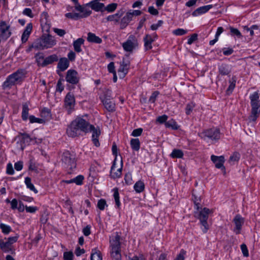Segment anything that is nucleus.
I'll use <instances>...</instances> for the list:
<instances>
[{
    "mask_svg": "<svg viewBox=\"0 0 260 260\" xmlns=\"http://www.w3.org/2000/svg\"><path fill=\"white\" fill-rule=\"evenodd\" d=\"M58 60V57L56 54L51 55L45 58L43 60V67H45L48 64H51Z\"/></svg>",
    "mask_w": 260,
    "mask_h": 260,
    "instance_id": "obj_25",
    "label": "nucleus"
},
{
    "mask_svg": "<svg viewBox=\"0 0 260 260\" xmlns=\"http://www.w3.org/2000/svg\"><path fill=\"white\" fill-rule=\"evenodd\" d=\"M87 40L89 42L100 44L102 42V40L99 37L92 32H88L87 34Z\"/></svg>",
    "mask_w": 260,
    "mask_h": 260,
    "instance_id": "obj_23",
    "label": "nucleus"
},
{
    "mask_svg": "<svg viewBox=\"0 0 260 260\" xmlns=\"http://www.w3.org/2000/svg\"><path fill=\"white\" fill-rule=\"evenodd\" d=\"M75 105V96L71 92L67 93L64 100V107L68 114H71L74 110Z\"/></svg>",
    "mask_w": 260,
    "mask_h": 260,
    "instance_id": "obj_7",
    "label": "nucleus"
},
{
    "mask_svg": "<svg viewBox=\"0 0 260 260\" xmlns=\"http://www.w3.org/2000/svg\"><path fill=\"white\" fill-rule=\"evenodd\" d=\"M144 48L145 50H149L152 48V43L154 41V39L151 35L147 34L144 38Z\"/></svg>",
    "mask_w": 260,
    "mask_h": 260,
    "instance_id": "obj_18",
    "label": "nucleus"
},
{
    "mask_svg": "<svg viewBox=\"0 0 260 260\" xmlns=\"http://www.w3.org/2000/svg\"><path fill=\"white\" fill-rule=\"evenodd\" d=\"M91 14V11L89 9L87 8L86 7L84 6L83 8V11L80 14L81 18H86L89 16Z\"/></svg>",
    "mask_w": 260,
    "mask_h": 260,
    "instance_id": "obj_46",
    "label": "nucleus"
},
{
    "mask_svg": "<svg viewBox=\"0 0 260 260\" xmlns=\"http://www.w3.org/2000/svg\"><path fill=\"white\" fill-rule=\"evenodd\" d=\"M29 119L30 122L31 123H43L45 122L44 120L43 119L36 118L33 115H31L29 117Z\"/></svg>",
    "mask_w": 260,
    "mask_h": 260,
    "instance_id": "obj_50",
    "label": "nucleus"
},
{
    "mask_svg": "<svg viewBox=\"0 0 260 260\" xmlns=\"http://www.w3.org/2000/svg\"><path fill=\"white\" fill-rule=\"evenodd\" d=\"M80 77L77 72L74 70H69L67 71L66 80L67 82L72 84H76L79 81Z\"/></svg>",
    "mask_w": 260,
    "mask_h": 260,
    "instance_id": "obj_9",
    "label": "nucleus"
},
{
    "mask_svg": "<svg viewBox=\"0 0 260 260\" xmlns=\"http://www.w3.org/2000/svg\"><path fill=\"white\" fill-rule=\"evenodd\" d=\"M164 22L162 20H159L156 24H153L151 25L150 28L152 30H156L159 27L161 26Z\"/></svg>",
    "mask_w": 260,
    "mask_h": 260,
    "instance_id": "obj_60",
    "label": "nucleus"
},
{
    "mask_svg": "<svg viewBox=\"0 0 260 260\" xmlns=\"http://www.w3.org/2000/svg\"><path fill=\"white\" fill-rule=\"evenodd\" d=\"M138 46L137 38L134 35H130L126 42L122 44L123 49L127 52H132Z\"/></svg>",
    "mask_w": 260,
    "mask_h": 260,
    "instance_id": "obj_8",
    "label": "nucleus"
},
{
    "mask_svg": "<svg viewBox=\"0 0 260 260\" xmlns=\"http://www.w3.org/2000/svg\"><path fill=\"white\" fill-rule=\"evenodd\" d=\"M69 66V61L66 57L60 58L58 64L57 68L60 70V71H65Z\"/></svg>",
    "mask_w": 260,
    "mask_h": 260,
    "instance_id": "obj_21",
    "label": "nucleus"
},
{
    "mask_svg": "<svg viewBox=\"0 0 260 260\" xmlns=\"http://www.w3.org/2000/svg\"><path fill=\"white\" fill-rule=\"evenodd\" d=\"M41 116L46 118L51 117L50 110L47 108H44L41 111Z\"/></svg>",
    "mask_w": 260,
    "mask_h": 260,
    "instance_id": "obj_49",
    "label": "nucleus"
},
{
    "mask_svg": "<svg viewBox=\"0 0 260 260\" xmlns=\"http://www.w3.org/2000/svg\"><path fill=\"white\" fill-rule=\"evenodd\" d=\"M168 118V117L166 115L158 116L156 119V122L161 124L164 123H165V122H167Z\"/></svg>",
    "mask_w": 260,
    "mask_h": 260,
    "instance_id": "obj_53",
    "label": "nucleus"
},
{
    "mask_svg": "<svg viewBox=\"0 0 260 260\" xmlns=\"http://www.w3.org/2000/svg\"><path fill=\"white\" fill-rule=\"evenodd\" d=\"M211 159L215 164L216 168L225 171V167L223 166L225 160L223 156H217L212 155L211 156Z\"/></svg>",
    "mask_w": 260,
    "mask_h": 260,
    "instance_id": "obj_12",
    "label": "nucleus"
},
{
    "mask_svg": "<svg viewBox=\"0 0 260 260\" xmlns=\"http://www.w3.org/2000/svg\"><path fill=\"white\" fill-rule=\"evenodd\" d=\"M73 254L72 252H65L63 254L64 260H73Z\"/></svg>",
    "mask_w": 260,
    "mask_h": 260,
    "instance_id": "obj_62",
    "label": "nucleus"
},
{
    "mask_svg": "<svg viewBox=\"0 0 260 260\" xmlns=\"http://www.w3.org/2000/svg\"><path fill=\"white\" fill-rule=\"evenodd\" d=\"M249 98L250 100V104L260 102L259 101V94L257 91L254 92L253 94H251Z\"/></svg>",
    "mask_w": 260,
    "mask_h": 260,
    "instance_id": "obj_41",
    "label": "nucleus"
},
{
    "mask_svg": "<svg viewBox=\"0 0 260 260\" xmlns=\"http://www.w3.org/2000/svg\"><path fill=\"white\" fill-rule=\"evenodd\" d=\"M122 169V162H121V166L119 168L116 169L114 172H111V176L113 178H119L121 176V171Z\"/></svg>",
    "mask_w": 260,
    "mask_h": 260,
    "instance_id": "obj_37",
    "label": "nucleus"
},
{
    "mask_svg": "<svg viewBox=\"0 0 260 260\" xmlns=\"http://www.w3.org/2000/svg\"><path fill=\"white\" fill-rule=\"evenodd\" d=\"M251 106L252 109L250 119L251 120L255 121L257 119L259 113H260V102L251 103Z\"/></svg>",
    "mask_w": 260,
    "mask_h": 260,
    "instance_id": "obj_11",
    "label": "nucleus"
},
{
    "mask_svg": "<svg viewBox=\"0 0 260 260\" xmlns=\"http://www.w3.org/2000/svg\"><path fill=\"white\" fill-rule=\"evenodd\" d=\"M134 188L137 192L140 193L144 190L145 184L143 181L139 180L135 184Z\"/></svg>",
    "mask_w": 260,
    "mask_h": 260,
    "instance_id": "obj_30",
    "label": "nucleus"
},
{
    "mask_svg": "<svg viewBox=\"0 0 260 260\" xmlns=\"http://www.w3.org/2000/svg\"><path fill=\"white\" fill-rule=\"evenodd\" d=\"M158 94H159L158 91H155L153 92L152 93L150 97L149 98V102L151 103H154L156 100V97L158 96Z\"/></svg>",
    "mask_w": 260,
    "mask_h": 260,
    "instance_id": "obj_55",
    "label": "nucleus"
},
{
    "mask_svg": "<svg viewBox=\"0 0 260 260\" xmlns=\"http://www.w3.org/2000/svg\"><path fill=\"white\" fill-rule=\"evenodd\" d=\"M199 137L205 140L206 138L212 140H218L220 138V133L219 129L212 128L203 131L198 134Z\"/></svg>",
    "mask_w": 260,
    "mask_h": 260,
    "instance_id": "obj_4",
    "label": "nucleus"
},
{
    "mask_svg": "<svg viewBox=\"0 0 260 260\" xmlns=\"http://www.w3.org/2000/svg\"><path fill=\"white\" fill-rule=\"evenodd\" d=\"M112 91L109 89H105L103 92V96L101 97L102 99H112L111 96Z\"/></svg>",
    "mask_w": 260,
    "mask_h": 260,
    "instance_id": "obj_51",
    "label": "nucleus"
},
{
    "mask_svg": "<svg viewBox=\"0 0 260 260\" xmlns=\"http://www.w3.org/2000/svg\"><path fill=\"white\" fill-rule=\"evenodd\" d=\"M120 248H111V257L115 260H120L121 259V253Z\"/></svg>",
    "mask_w": 260,
    "mask_h": 260,
    "instance_id": "obj_28",
    "label": "nucleus"
},
{
    "mask_svg": "<svg viewBox=\"0 0 260 260\" xmlns=\"http://www.w3.org/2000/svg\"><path fill=\"white\" fill-rule=\"evenodd\" d=\"M25 183L26 185L27 188L29 189L30 190L33 191L35 193H37L38 190L36 189L34 185L31 182V178L27 177L25 178Z\"/></svg>",
    "mask_w": 260,
    "mask_h": 260,
    "instance_id": "obj_34",
    "label": "nucleus"
},
{
    "mask_svg": "<svg viewBox=\"0 0 260 260\" xmlns=\"http://www.w3.org/2000/svg\"><path fill=\"white\" fill-rule=\"evenodd\" d=\"M197 39H198V35L197 34H193L188 39L187 44L189 45H191Z\"/></svg>",
    "mask_w": 260,
    "mask_h": 260,
    "instance_id": "obj_59",
    "label": "nucleus"
},
{
    "mask_svg": "<svg viewBox=\"0 0 260 260\" xmlns=\"http://www.w3.org/2000/svg\"><path fill=\"white\" fill-rule=\"evenodd\" d=\"M183 156L182 151L179 149H174L171 154V156L173 158H182Z\"/></svg>",
    "mask_w": 260,
    "mask_h": 260,
    "instance_id": "obj_39",
    "label": "nucleus"
},
{
    "mask_svg": "<svg viewBox=\"0 0 260 260\" xmlns=\"http://www.w3.org/2000/svg\"><path fill=\"white\" fill-rule=\"evenodd\" d=\"M125 182L127 185L132 184V177L130 173H127L124 177Z\"/></svg>",
    "mask_w": 260,
    "mask_h": 260,
    "instance_id": "obj_54",
    "label": "nucleus"
},
{
    "mask_svg": "<svg viewBox=\"0 0 260 260\" xmlns=\"http://www.w3.org/2000/svg\"><path fill=\"white\" fill-rule=\"evenodd\" d=\"M122 14H123L122 12H118V13H117L114 15L108 16L107 17V21H116L117 22V21H118L120 17L122 15Z\"/></svg>",
    "mask_w": 260,
    "mask_h": 260,
    "instance_id": "obj_35",
    "label": "nucleus"
},
{
    "mask_svg": "<svg viewBox=\"0 0 260 260\" xmlns=\"http://www.w3.org/2000/svg\"><path fill=\"white\" fill-rule=\"evenodd\" d=\"M35 57L38 65L43 67V60L45 59V58L42 55V53L37 54L35 56Z\"/></svg>",
    "mask_w": 260,
    "mask_h": 260,
    "instance_id": "obj_48",
    "label": "nucleus"
},
{
    "mask_svg": "<svg viewBox=\"0 0 260 260\" xmlns=\"http://www.w3.org/2000/svg\"><path fill=\"white\" fill-rule=\"evenodd\" d=\"M132 20V15L127 12L121 20V28H123L125 27Z\"/></svg>",
    "mask_w": 260,
    "mask_h": 260,
    "instance_id": "obj_24",
    "label": "nucleus"
},
{
    "mask_svg": "<svg viewBox=\"0 0 260 260\" xmlns=\"http://www.w3.org/2000/svg\"><path fill=\"white\" fill-rule=\"evenodd\" d=\"M220 74L222 75H228L231 72L230 67L226 64H221L218 68Z\"/></svg>",
    "mask_w": 260,
    "mask_h": 260,
    "instance_id": "obj_26",
    "label": "nucleus"
},
{
    "mask_svg": "<svg viewBox=\"0 0 260 260\" xmlns=\"http://www.w3.org/2000/svg\"><path fill=\"white\" fill-rule=\"evenodd\" d=\"M100 0H93L90 3L86 4V6H89L90 8L94 10L95 11H104V4L103 3H100Z\"/></svg>",
    "mask_w": 260,
    "mask_h": 260,
    "instance_id": "obj_14",
    "label": "nucleus"
},
{
    "mask_svg": "<svg viewBox=\"0 0 260 260\" xmlns=\"http://www.w3.org/2000/svg\"><path fill=\"white\" fill-rule=\"evenodd\" d=\"M106 201L105 199H101L98 202L97 207L101 210H104L105 206H107Z\"/></svg>",
    "mask_w": 260,
    "mask_h": 260,
    "instance_id": "obj_45",
    "label": "nucleus"
},
{
    "mask_svg": "<svg viewBox=\"0 0 260 260\" xmlns=\"http://www.w3.org/2000/svg\"><path fill=\"white\" fill-rule=\"evenodd\" d=\"M101 101L108 111L113 112L115 111V104L112 99H102Z\"/></svg>",
    "mask_w": 260,
    "mask_h": 260,
    "instance_id": "obj_13",
    "label": "nucleus"
},
{
    "mask_svg": "<svg viewBox=\"0 0 260 260\" xmlns=\"http://www.w3.org/2000/svg\"><path fill=\"white\" fill-rule=\"evenodd\" d=\"M84 43V40L83 38H79L73 42V47L74 50L78 53L82 51L81 45Z\"/></svg>",
    "mask_w": 260,
    "mask_h": 260,
    "instance_id": "obj_22",
    "label": "nucleus"
},
{
    "mask_svg": "<svg viewBox=\"0 0 260 260\" xmlns=\"http://www.w3.org/2000/svg\"><path fill=\"white\" fill-rule=\"evenodd\" d=\"M0 228L2 231V232L5 234H8L12 230L11 228L9 225L4 223L0 224Z\"/></svg>",
    "mask_w": 260,
    "mask_h": 260,
    "instance_id": "obj_43",
    "label": "nucleus"
},
{
    "mask_svg": "<svg viewBox=\"0 0 260 260\" xmlns=\"http://www.w3.org/2000/svg\"><path fill=\"white\" fill-rule=\"evenodd\" d=\"M29 108L26 103L22 105V118L23 120H26L28 119Z\"/></svg>",
    "mask_w": 260,
    "mask_h": 260,
    "instance_id": "obj_32",
    "label": "nucleus"
},
{
    "mask_svg": "<svg viewBox=\"0 0 260 260\" xmlns=\"http://www.w3.org/2000/svg\"><path fill=\"white\" fill-rule=\"evenodd\" d=\"M26 71L24 69H19L8 76L3 83V88L10 89L12 86L21 83L25 79Z\"/></svg>",
    "mask_w": 260,
    "mask_h": 260,
    "instance_id": "obj_2",
    "label": "nucleus"
},
{
    "mask_svg": "<svg viewBox=\"0 0 260 260\" xmlns=\"http://www.w3.org/2000/svg\"><path fill=\"white\" fill-rule=\"evenodd\" d=\"M185 251L181 250L179 254H178L175 260H184V255Z\"/></svg>",
    "mask_w": 260,
    "mask_h": 260,
    "instance_id": "obj_64",
    "label": "nucleus"
},
{
    "mask_svg": "<svg viewBox=\"0 0 260 260\" xmlns=\"http://www.w3.org/2000/svg\"><path fill=\"white\" fill-rule=\"evenodd\" d=\"M14 168L16 171H21L23 168V162L19 161L15 163Z\"/></svg>",
    "mask_w": 260,
    "mask_h": 260,
    "instance_id": "obj_63",
    "label": "nucleus"
},
{
    "mask_svg": "<svg viewBox=\"0 0 260 260\" xmlns=\"http://www.w3.org/2000/svg\"><path fill=\"white\" fill-rule=\"evenodd\" d=\"M165 124L167 128H171L173 129H177L178 128V126L174 119H171L166 122Z\"/></svg>",
    "mask_w": 260,
    "mask_h": 260,
    "instance_id": "obj_36",
    "label": "nucleus"
},
{
    "mask_svg": "<svg viewBox=\"0 0 260 260\" xmlns=\"http://www.w3.org/2000/svg\"><path fill=\"white\" fill-rule=\"evenodd\" d=\"M43 36L46 49L51 48L55 45L56 41L52 36L49 35H43Z\"/></svg>",
    "mask_w": 260,
    "mask_h": 260,
    "instance_id": "obj_17",
    "label": "nucleus"
},
{
    "mask_svg": "<svg viewBox=\"0 0 260 260\" xmlns=\"http://www.w3.org/2000/svg\"><path fill=\"white\" fill-rule=\"evenodd\" d=\"M18 138L20 140L21 143H23L24 144H28L32 140V139L30 138V136L27 134H20L18 136Z\"/></svg>",
    "mask_w": 260,
    "mask_h": 260,
    "instance_id": "obj_27",
    "label": "nucleus"
},
{
    "mask_svg": "<svg viewBox=\"0 0 260 260\" xmlns=\"http://www.w3.org/2000/svg\"><path fill=\"white\" fill-rule=\"evenodd\" d=\"M81 132L92 133V141L96 147L100 146L99 137L101 135L99 127H95L83 117L78 116L74 120L67 129V135L71 137H75L81 134Z\"/></svg>",
    "mask_w": 260,
    "mask_h": 260,
    "instance_id": "obj_1",
    "label": "nucleus"
},
{
    "mask_svg": "<svg viewBox=\"0 0 260 260\" xmlns=\"http://www.w3.org/2000/svg\"><path fill=\"white\" fill-rule=\"evenodd\" d=\"M240 155L238 152H235L231 155L229 159V162L231 164H234L238 161L240 159Z\"/></svg>",
    "mask_w": 260,
    "mask_h": 260,
    "instance_id": "obj_40",
    "label": "nucleus"
},
{
    "mask_svg": "<svg viewBox=\"0 0 260 260\" xmlns=\"http://www.w3.org/2000/svg\"><path fill=\"white\" fill-rule=\"evenodd\" d=\"M241 249L243 254L244 256L247 257L249 255L248 250L247 249V246L245 244H242L241 245Z\"/></svg>",
    "mask_w": 260,
    "mask_h": 260,
    "instance_id": "obj_57",
    "label": "nucleus"
},
{
    "mask_svg": "<svg viewBox=\"0 0 260 260\" xmlns=\"http://www.w3.org/2000/svg\"><path fill=\"white\" fill-rule=\"evenodd\" d=\"M90 259L102 260V256L100 251L96 248L92 249L90 256Z\"/></svg>",
    "mask_w": 260,
    "mask_h": 260,
    "instance_id": "obj_29",
    "label": "nucleus"
},
{
    "mask_svg": "<svg viewBox=\"0 0 260 260\" xmlns=\"http://www.w3.org/2000/svg\"><path fill=\"white\" fill-rule=\"evenodd\" d=\"M236 79L235 77H233L230 80V85L227 89L228 92H231L234 88L235 87Z\"/></svg>",
    "mask_w": 260,
    "mask_h": 260,
    "instance_id": "obj_42",
    "label": "nucleus"
},
{
    "mask_svg": "<svg viewBox=\"0 0 260 260\" xmlns=\"http://www.w3.org/2000/svg\"><path fill=\"white\" fill-rule=\"evenodd\" d=\"M117 4L116 3H112L108 5L106 7H104V11L106 10L109 12H112L116 9Z\"/></svg>",
    "mask_w": 260,
    "mask_h": 260,
    "instance_id": "obj_47",
    "label": "nucleus"
},
{
    "mask_svg": "<svg viewBox=\"0 0 260 260\" xmlns=\"http://www.w3.org/2000/svg\"><path fill=\"white\" fill-rule=\"evenodd\" d=\"M19 238L18 235L10 237L4 239H0V248L5 253H10L12 254L15 253V249L13 244L16 243Z\"/></svg>",
    "mask_w": 260,
    "mask_h": 260,
    "instance_id": "obj_3",
    "label": "nucleus"
},
{
    "mask_svg": "<svg viewBox=\"0 0 260 260\" xmlns=\"http://www.w3.org/2000/svg\"><path fill=\"white\" fill-rule=\"evenodd\" d=\"M131 146L133 150L138 151L140 147V142L139 139H132L131 140Z\"/></svg>",
    "mask_w": 260,
    "mask_h": 260,
    "instance_id": "obj_33",
    "label": "nucleus"
},
{
    "mask_svg": "<svg viewBox=\"0 0 260 260\" xmlns=\"http://www.w3.org/2000/svg\"><path fill=\"white\" fill-rule=\"evenodd\" d=\"M187 32V30L183 29L182 28H178L173 30V33L176 36H182L186 34Z\"/></svg>",
    "mask_w": 260,
    "mask_h": 260,
    "instance_id": "obj_52",
    "label": "nucleus"
},
{
    "mask_svg": "<svg viewBox=\"0 0 260 260\" xmlns=\"http://www.w3.org/2000/svg\"><path fill=\"white\" fill-rule=\"evenodd\" d=\"M113 191H114L113 197H114V200L115 202V204H116V206H117V207L118 208H119L120 206V202L119 201V195L118 188H114Z\"/></svg>",
    "mask_w": 260,
    "mask_h": 260,
    "instance_id": "obj_38",
    "label": "nucleus"
},
{
    "mask_svg": "<svg viewBox=\"0 0 260 260\" xmlns=\"http://www.w3.org/2000/svg\"><path fill=\"white\" fill-rule=\"evenodd\" d=\"M66 17L74 20H78L81 18L80 14L77 13H68L66 14Z\"/></svg>",
    "mask_w": 260,
    "mask_h": 260,
    "instance_id": "obj_44",
    "label": "nucleus"
},
{
    "mask_svg": "<svg viewBox=\"0 0 260 260\" xmlns=\"http://www.w3.org/2000/svg\"><path fill=\"white\" fill-rule=\"evenodd\" d=\"M233 222L235 225L234 232L237 235L239 234L241 232L242 225L244 223V218H243L240 215L237 214L233 219Z\"/></svg>",
    "mask_w": 260,
    "mask_h": 260,
    "instance_id": "obj_10",
    "label": "nucleus"
},
{
    "mask_svg": "<svg viewBox=\"0 0 260 260\" xmlns=\"http://www.w3.org/2000/svg\"><path fill=\"white\" fill-rule=\"evenodd\" d=\"M210 212L211 211L209 209L204 208L197 215H196V216L199 219L201 225L204 226L203 232L204 233H206L209 229V225L207 220L208 219L209 214Z\"/></svg>",
    "mask_w": 260,
    "mask_h": 260,
    "instance_id": "obj_5",
    "label": "nucleus"
},
{
    "mask_svg": "<svg viewBox=\"0 0 260 260\" xmlns=\"http://www.w3.org/2000/svg\"><path fill=\"white\" fill-rule=\"evenodd\" d=\"M6 173L9 175H13L14 173L12 165L11 163H9L7 166Z\"/></svg>",
    "mask_w": 260,
    "mask_h": 260,
    "instance_id": "obj_61",
    "label": "nucleus"
},
{
    "mask_svg": "<svg viewBox=\"0 0 260 260\" xmlns=\"http://www.w3.org/2000/svg\"><path fill=\"white\" fill-rule=\"evenodd\" d=\"M120 239L121 236L118 235V233H116L115 235H113L110 240L111 248H120Z\"/></svg>",
    "mask_w": 260,
    "mask_h": 260,
    "instance_id": "obj_15",
    "label": "nucleus"
},
{
    "mask_svg": "<svg viewBox=\"0 0 260 260\" xmlns=\"http://www.w3.org/2000/svg\"><path fill=\"white\" fill-rule=\"evenodd\" d=\"M53 31L60 37H63L66 34L65 30L57 28H54Z\"/></svg>",
    "mask_w": 260,
    "mask_h": 260,
    "instance_id": "obj_56",
    "label": "nucleus"
},
{
    "mask_svg": "<svg viewBox=\"0 0 260 260\" xmlns=\"http://www.w3.org/2000/svg\"><path fill=\"white\" fill-rule=\"evenodd\" d=\"M128 68V61L125 62L124 60H123L122 62L120 64V68L118 69V72H121L123 73V75H125L127 73Z\"/></svg>",
    "mask_w": 260,
    "mask_h": 260,
    "instance_id": "obj_31",
    "label": "nucleus"
},
{
    "mask_svg": "<svg viewBox=\"0 0 260 260\" xmlns=\"http://www.w3.org/2000/svg\"><path fill=\"white\" fill-rule=\"evenodd\" d=\"M32 29V23H29L27 24L21 36V41L22 43H25L28 40Z\"/></svg>",
    "mask_w": 260,
    "mask_h": 260,
    "instance_id": "obj_16",
    "label": "nucleus"
},
{
    "mask_svg": "<svg viewBox=\"0 0 260 260\" xmlns=\"http://www.w3.org/2000/svg\"><path fill=\"white\" fill-rule=\"evenodd\" d=\"M212 7V6L211 5L199 7L192 12V15L193 16H197L199 15L205 13L208 11Z\"/></svg>",
    "mask_w": 260,
    "mask_h": 260,
    "instance_id": "obj_20",
    "label": "nucleus"
},
{
    "mask_svg": "<svg viewBox=\"0 0 260 260\" xmlns=\"http://www.w3.org/2000/svg\"><path fill=\"white\" fill-rule=\"evenodd\" d=\"M230 31H231V34L232 35H235V36H236L237 37H238L239 38L242 37L241 32L237 28H233V27H231L230 28Z\"/></svg>",
    "mask_w": 260,
    "mask_h": 260,
    "instance_id": "obj_58",
    "label": "nucleus"
},
{
    "mask_svg": "<svg viewBox=\"0 0 260 260\" xmlns=\"http://www.w3.org/2000/svg\"><path fill=\"white\" fill-rule=\"evenodd\" d=\"M32 46L34 47L35 49L36 50H43L46 49L43 35L32 44Z\"/></svg>",
    "mask_w": 260,
    "mask_h": 260,
    "instance_id": "obj_19",
    "label": "nucleus"
},
{
    "mask_svg": "<svg viewBox=\"0 0 260 260\" xmlns=\"http://www.w3.org/2000/svg\"><path fill=\"white\" fill-rule=\"evenodd\" d=\"M61 160L66 167L71 170H73L76 167L75 156L69 151H66L63 153Z\"/></svg>",
    "mask_w": 260,
    "mask_h": 260,
    "instance_id": "obj_6",
    "label": "nucleus"
}]
</instances>
